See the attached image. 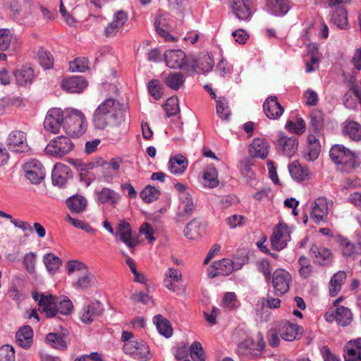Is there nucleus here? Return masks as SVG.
I'll list each match as a JSON object with an SVG mask.
<instances>
[{"label": "nucleus", "instance_id": "f257e3e1", "mask_svg": "<svg viewBox=\"0 0 361 361\" xmlns=\"http://www.w3.org/2000/svg\"><path fill=\"white\" fill-rule=\"evenodd\" d=\"M126 110L116 99L109 97L104 100L95 109L92 116L94 127L103 130L106 127L119 126L125 121Z\"/></svg>", "mask_w": 361, "mask_h": 361}, {"label": "nucleus", "instance_id": "f03ea898", "mask_svg": "<svg viewBox=\"0 0 361 361\" xmlns=\"http://www.w3.org/2000/svg\"><path fill=\"white\" fill-rule=\"evenodd\" d=\"M39 310L45 313L48 318L54 317L58 314L68 315L72 312L73 304L65 296L55 298L52 295L42 294L39 300Z\"/></svg>", "mask_w": 361, "mask_h": 361}, {"label": "nucleus", "instance_id": "7ed1b4c3", "mask_svg": "<svg viewBox=\"0 0 361 361\" xmlns=\"http://www.w3.org/2000/svg\"><path fill=\"white\" fill-rule=\"evenodd\" d=\"M125 354L137 361H148L152 357L149 345L143 341L135 339L132 332L124 331L121 335Z\"/></svg>", "mask_w": 361, "mask_h": 361}, {"label": "nucleus", "instance_id": "20e7f679", "mask_svg": "<svg viewBox=\"0 0 361 361\" xmlns=\"http://www.w3.org/2000/svg\"><path fill=\"white\" fill-rule=\"evenodd\" d=\"M63 130L69 137H78L86 130V119L83 113L74 109L64 110Z\"/></svg>", "mask_w": 361, "mask_h": 361}, {"label": "nucleus", "instance_id": "39448f33", "mask_svg": "<svg viewBox=\"0 0 361 361\" xmlns=\"http://www.w3.org/2000/svg\"><path fill=\"white\" fill-rule=\"evenodd\" d=\"M332 161L342 166V169L350 171L357 166V156L355 153L343 145H334L329 152Z\"/></svg>", "mask_w": 361, "mask_h": 361}, {"label": "nucleus", "instance_id": "423d86ee", "mask_svg": "<svg viewBox=\"0 0 361 361\" xmlns=\"http://www.w3.org/2000/svg\"><path fill=\"white\" fill-rule=\"evenodd\" d=\"M73 148L74 144L69 137L60 135L50 141L45 151L52 157L61 158L70 153Z\"/></svg>", "mask_w": 361, "mask_h": 361}, {"label": "nucleus", "instance_id": "0eeeda50", "mask_svg": "<svg viewBox=\"0 0 361 361\" xmlns=\"http://www.w3.org/2000/svg\"><path fill=\"white\" fill-rule=\"evenodd\" d=\"M334 203L325 197L317 198L312 206L311 218L315 223L327 220L328 214L332 211Z\"/></svg>", "mask_w": 361, "mask_h": 361}, {"label": "nucleus", "instance_id": "6e6552de", "mask_svg": "<svg viewBox=\"0 0 361 361\" xmlns=\"http://www.w3.org/2000/svg\"><path fill=\"white\" fill-rule=\"evenodd\" d=\"M64 116V111L61 109H50L44 121V130L54 134L59 133L61 128H63Z\"/></svg>", "mask_w": 361, "mask_h": 361}, {"label": "nucleus", "instance_id": "1a4fd4ad", "mask_svg": "<svg viewBox=\"0 0 361 361\" xmlns=\"http://www.w3.org/2000/svg\"><path fill=\"white\" fill-rule=\"evenodd\" d=\"M276 149L283 155L291 157L298 150V140L295 136L288 137L283 132H279L275 142Z\"/></svg>", "mask_w": 361, "mask_h": 361}, {"label": "nucleus", "instance_id": "9d476101", "mask_svg": "<svg viewBox=\"0 0 361 361\" xmlns=\"http://www.w3.org/2000/svg\"><path fill=\"white\" fill-rule=\"evenodd\" d=\"M290 240V235L288 227L284 224H278L273 231L270 238L272 249L280 251L287 246Z\"/></svg>", "mask_w": 361, "mask_h": 361}, {"label": "nucleus", "instance_id": "9b49d317", "mask_svg": "<svg viewBox=\"0 0 361 361\" xmlns=\"http://www.w3.org/2000/svg\"><path fill=\"white\" fill-rule=\"evenodd\" d=\"M25 177L32 184H39L45 177V169L40 161L36 159L26 162L23 166Z\"/></svg>", "mask_w": 361, "mask_h": 361}, {"label": "nucleus", "instance_id": "f8f14e48", "mask_svg": "<svg viewBox=\"0 0 361 361\" xmlns=\"http://www.w3.org/2000/svg\"><path fill=\"white\" fill-rule=\"evenodd\" d=\"M114 235L132 251L139 243L137 238L133 235L130 224L126 221H121L118 224Z\"/></svg>", "mask_w": 361, "mask_h": 361}, {"label": "nucleus", "instance_id": "ddd939ff", "mask_svg": "<svg viewBox=\"0 0 361 361\" xmlns=\"http://www.w3.org/2000/svg\"><path fill=\"white\" fill-rule=\"evenodd\" d=\"M292 281L291 275L285 269H276L272 276V284L277 295L287 293Z\"/></svg>", "mask_w": 361, "mask_h": 361}, {"label": "nucleus", "instance_id": "4468645a", "mask_svg": "<svg viewBox=\"0 0 361 361\" xmlns=\"http://www.w3.org/2000/svg\"><path fill=\"white\" fill-rule=\"evenodd\" d=\"M7 146L11 151L15 152H25L29 149L26 134L20 130L12 131L7 139Z\"/></svg>", "mask_w": 361, "mask_h": 361}, {"label": "nucleus", "instance_id": "2eb2a0df", "mask_svg": "<svg viewBox=\"0 0 361 361\" xmlns=\"http://www.w3.org/2000/svg\"><path fill=\"white\" fill-rule=\"evenodd\" d=\"M325 319L329 322L336 321L339 325L345 326L352 321V313L350 310L345 307H340L336 310H330L324 314Z\"/></svg>", "mask_w": 361, "mask_h": 361}, {"label": "nucleus", "instance_id": "dca6fc26", "mask_svg": "<svg viewBox=\"0 0 361 361\" xmlns=\"http://www.w3.org/2000/svg\"><path fill=\"white\" fill-rule=\"evenodd\" d=\"M234 270L233 262L229 259H222L214 262L207 269L208 276L214 278L217 276H228Z\"/></svg>", "mask_w": 361, "mask_h": 361}, {"label": "nucleus", "instance_id": "f3484780", "mask_svg": "<svg viewBox=\"0 0 361 361\" xmlns=\"http://www.w3.org/2000/svg\"><path fill=\"white\" fill-rule=\"evenodd\" d=\"M164 56L166 65L171 68H183L187 63L186 54L180 49L167 50Z\"/></svg>", "mask_w": 361, "mask_h": 361}, {"label": "nucleus", "instance_id": "a211bd4d", "mask_svg": "<svg viewBox=\"0 0 361 361\" xmlns=\"http://www.w3.org/2000/svg\"><path fill=\"white\" fill-rule=\"evenodd\" d=\"M250 0H231L232 12L239 20H248L251 17Z\"/></svg>", "mask_w": 361, "mask_h": 361}, {"label": "nucleus", "instance_id": "6ab92c4d", "mask_svg": "<svg viewBox=\"0 0 361 361\" xmlns=\"http://www.w3.org/2000/svg\"><path fill=\"white\" fill-rule=\"evenodd\" d=\"M61 86L69 93H80L87 87V82L82 76H72L63 79Z\"/></svg>", "mask_w": 361, "mask_h": 361}, {"label": "nucleus", "instance_id": "aec40b11", "mask_svg": "<svg viewBox=\"0 0 361 361\" xmlns=\"http://www.w3.org/2000/svg\"><path fill=\"white\" fill-rule=\"evenodd\" d=\"M71 178V169L68 166L61 163L55 164L51 174V180L54 185L62 187Z\"/></svg>", "mask_w": 361, "mask_h": 361}, {"label": "nucleus", "instance_id": "412c9836", "mask_svg": "<svg viewBox=\"0 0 361 361\" xmlns=\"http://www.w3.org/2000/svg\"><path fill=\"white\" fill-rule=\"evenodd\" d=\"M96 202L98 204H109L110 205L116 204L121 199V195L115 190L103 188L100 190H95Z\"/></svg>", "mask_w": 361, "mask_h": 361}, {"label": "nucleus", "instance_id": "4be33fe9", "mask_svg": "<svg viewBox=\"0 0 361 361\" xmlns=\"http://www.w3.org/2000/svg\"><path fill=\"white\" fill-rule=\"evenodd\" d=\"M263 109L266 116L273 120L279 118L284 111L276 96L268 97L263 104Z\"/></svg>", "mask_w": 361, "mask_h": 361}, {"label": "nucleus", "instance_id": "5701e85b", "mask_svg": "<svg viewBox=\"0 0 361 361\" xmlns=\"http://www.w3.org/2000/svg\"><path fill=\"white\" fill-rule=\"evenodd\" d=\"M345 361H361V338L348 341L344 347Z\"/></svg>", "mask_w": 361, "mask_h": 361}, {"label": "nucleus", "instance_id": "b1692460", "mask_svg": "<svg viewBox=\"0 0 361 361\" xmlns=\"http://www.w3.org/2000/svg\"><path fill=\"white\" fill-rule=\"evenodd\" d=\"M269 144L264 138H255L250 145L249 152L251 157L265 159L269 150Z\"/></svg>", "mask_w": 361, "mask_h": 361}, {"label": "nucleus", "instance_id": "393cba45", "mask_svg": "<svg viewBox=\"0 0 361 361\" xmlns=\"http://www.w3.org/2000/svg\"><path fill=\"white\" fill-rule=\"evenodd\" d=\"M310 255L316 262L320 264H329L333 260L331 252L329 249L318 245H312Z\"/></svg>", "mask_w": 361, "mask_h": 361}, {"label": "nucleus", "instance_id": "a878e982", "mask_svg": "<svg viewBox=\"0 0 361 361\" xmlns=\"http://www.w3.org/2000/svg\"><path fill=\"white\" fill-rule=\"evenodd\" d=\"M102 312L103 308L101 303H92L83 307L80 319L83 323L89 324L97 319L102 314Z\"/></svg>", "mask_w": 361, "mask_h": 361}, {"label": "nucleus", "instance_id": "bb28decb", "mask_svg": "<svg viewBox=\"0 0 361 361\" xmlns=\"http://www.w3.org/2000/svg\"><path fill=\"white\" fill-rule=\"evenodd\" d=\"M342 133L344 136L354 142L361 140V125L353 120H346L342 123Z\"/></svg>", "mask_w": 361, "mask_h": 361}, {"label": "nucleus", "instance_id": "cd10ccee", "mask_svg": "<svg viewBox=\"0 0 361 361\" xmlns=\"http://www.w3.org/2000/svg\"><path fill=\"white\" fill-rule=\"evenodd\" d=\"M300 327L288 321H282L279 326L280 336L286 341H293L296 339Z\"/></svg>", "mask_w": 361, "mask_h": 361}, {"label": "nucleus", "instance_id": "c85d7f7f", "mask_svg": "<svg viewBox=\"0 0 361 361\" xmlns=\"http://www.w3.org/2000/svg\"><path fill=\"white\" fill-rule=\"evenodd\" d=\"M17 344L24 349H28L33 342V331L30 326H23L16 334Z\"/></svg>", "mask_w": 361, "mask_h": 361}, {"label": "nucleus", "instance_id": "c756f323", "mask_svg": "<svg viewBox=\"0 0 361 361\" xmlns=\"http://www.w3.org/2000/svg\"><path fill=\"white\" fill-rule=\"evenodd\" d=\"M180 204L179 206L180 211L178 214L179 218L183 220L188 219L195 209L192 196L190 193H183L179 196Z\"/></svg>", "mask_w": 361, "mask_h": 361}, {"label": "nucleus", "instance_id": "7c9ffc66", "mask_svg": "<svg viewBox=\"0 0 361 361\" xmlns=\"http://www.w3.org/2000/svg\"><path fill=\"white\" fill-rule=\"evenodd\" d=\"M183 281L181 271L175 268H169L164 274V285L170 290L175 291L177 288L176 283Z\"/></svg>", "mask_w": 361, "mask_h": 361}, {"label": "nucleus", "instance_id": "2f4dec72", "mask_svg": "<svg viewBox=\"0 0 361 361\" xmlns=\"http://www.w3.org/2000/svg\"><path fill=\"white\" fill-rule=\"evenodd\" d=\"M267 11L276 16H284L290 9L286 0H265Z\"/></svg>", "mask_w": 361, "mask_h": 361}, {"label": "nucleus", "instance_id": "473e14b6", "mask_svg": "<svg viewBox=\"0 0 361 361\" xmlns=\"http://www.w3.org/2000/svg\"><path fill=\"white\" fill-rule=\"evenodd\" d=\"M13 75L18 85L21 86L31 84L35 78L34 70L27 66L14 71Z\"/></svg>", "mask_w": 361, "mask_h": 361}, {"label": "nucleus", "instance_id": "72a5a7b5", "mask_svg": "<svg viewBox=\"0 0 361 361\" xmlns=\"http://www.w3.org/2000/svg\"><path fill=\"white\" fill-rule=\"evenodd\" d=\"M66 204L71 212L80 214L86 209L87 201L85 197L75 195L66 200Z\"/></svg>", "mask_w": 361, "mask_h": 361}, {"label": "nucleus", "instance_id": "f704fd0d", "mask_svg": "<svg viewBox=\"0 0 361 361\" xmlns=\"http://www.w3.org/2000/svg\"><path fill=\"white\" fill-rule=\"evenodd\" d=\"M187 167L188 161L186 158L181 154L171 157L169 161V169L171 173L175 175L183 173Z\"/></svg>", "mask_w": 361, "mask_h": 361}, {"label": "nucleus", "instance_id": "c9c22d12", "mask_svg": "<svg viewBox=\"0 0 361 361\" xmlns=\"http://www.w3.org/2000/svg\"><path fill=\"white\" fill-rule=\"evenodd\" d=\"M204 232V228L202 223L195 219L190 221L184 230L185 235L191 240H196L200 238Z\"/></svg>", "mask_w": 361, "mask_h": 361}, {"label": "nucleus", "instance_id": "e433bc0d", "mask_svg": "<svg viewBox=\"0 0 361 361\" xmlns=\"http://www.w3.org/2000/svg\"><path fill=\"white\" fill-rule=\"evenodd\" d=\"M291 177L298 181H304L309 178L310 173L307 167L302 166L298 162L294 161L288 166Z\"/></svg>", "mask_w": 361, "mask_h": 361}, {"label": "nucleus", "instance_id": "4c0bfd02", "mask_svg": "<svg viewBox=\"0 0 361 361\" xmlns=\"http://www.w3.org/2000/svg\"><path fill=\"white\" fill-rule=\"evenodd\" d=\"M345 279L346 274L344 271H339L333 276L329 286V294L331 296H336L340 292Z\"/></svg>", "mask_w": 361, "mask_h": 361}, {"label": "nucleus", "instance_id": "58836bf2", "mask_svg": "<svg viewBox=\"0 0 361 361\" xmlns=\"http://www.w3.org/2000/svg\"><path fill=\"white\" fill-rule=\"evenodd\" d=\"M204 185L207 188H214L218 186L219 180L218 179V172L213 166H209L203 173Z\"/></svg>", "mask_w": 361, "mask_h": 361}, {"label": "nucleus", "instance_id": "ea45409f", "mask_svg": "<svg viewBox=\"0 0 361 361\" xmlns=\"http://www.w3.org/2000/svg\"><path fill=\"white\" fill-rule=\"evenodd\" d=\"M153 321L160 334L166 338L172 336L173 330L169 322L166 319L164 318L161 314H157L154 317Z\"/></svg>", "mask_w": 361, "mask_h": 361}, {"label": "nucleus", "instance_id": "a19ab883", "mask_svg": "<svg viewBox=\"0 0 361 361\" xmlns=\"http://www.w3.org/2000/svg\"><path fill=\"white\" fill-rule=\"evenodd\" d=\"M331 21L341 29L348 27V16L345 9L338 8L331 15Z\"/></svg>", "mask_w": 361, "mask_h": 361}, {"label": "nucleus", "instance_id": "79ce46f5", "mask_svg": "<svg viewBox=\"0 0 361 361\" xmlns=\"http://www.w3.org/2000/svg\"><path fill=\"white\" fill-rule=\"evenodd\" d=\"M308 49L311 51L310 61L305 62V71L307 73H312L315 70L316 67L319 66V55L317 47L314 44L308 45Z\"/></svg>", "mask_w": 361, "mask_h": 361}, {"label": "nucleus", "instance_id": "37998d69", "mask_svg": "<svg viewBox=\"0 0 361 361\" xmlns=\"http://www.w3.org/2000/svg\"><path fill=\"white\" fill-rule=\"evenodd\" d=\"M221 306L226 311L236 310L240 306V302L237 299V296L233 292H227L225 293Z\"/></svg>", "mask_w": 361, "mask_h": 361}, {"label": "nucleus", "instance_id": "c03bdc74", "mask_svg": "<svg viewBox=\"0 0 361 361\" xmlns=\"http://www.w3.org/2000/svg\"><path fill=\"white\" fill-rule=\"evenodd\" d=\"M166 85L172 90H178L184 83L183 74L181 73H171L165 79Z\"/></svg>", "mask_w": 361, "mask_h": 361}, {"label": "nucleus", "instance_id": "a18cd8bd", "mask_svg": "<svg viewBox=\"0 0 361 361\" xmlns=\"http://www.w3.org/2000/svg\"><path fill=\"white\" fill-rule=\"evenodd\" d=\"M47 342L53 348L65 350L67 348V344L64 338L58 334L49 333L46 337Z\"/></svg>", "mask_w": 361, "mask_h": 361}, {"label": "nucleus", "instance_id": "49530a36", "mask_svg": "<svg viewBox=\"0 0 361 361\" xmlns=\"http://www.w3.org/2000/svg\"><path fill=\"white\" fill-rule=\"evenodd\" d=\"M43 262L51 274H54L59 270L61 262V259L53 253L46 254L43 257Z\"/></svg>", "mask_w": 361, "mask_h": 361}, {"label": "nucleus", "instance_id": "de8ad7c7", "mask_svg": "<svg viewBox=\"0 0 361 361\" xmlns=\"http://www.w3.org/2000/svg\"><path fill=\"white\" fill-rule=\"evenodd\" d=\"M94 280V277L93 274L87 269L78 276L75 286L80 289H87L93 285Z\"/></svg>", "mask_w": 361, "mask_h": 361}, {"label": "nucleus", "instance_id": "09e8293b", "mask_svg": "<svg viewBox=\"0 0 361 361\" xmlns=\"http://www.w3.org/2000/svg\"><path fill=\"white\" fill-rule=\"evenodd\" d=\"M300 266L299 274L304 279L309 278L313 273V267L311 265L310 259L305 256H301L298 261Z\"/></svg>", "mask_w": 361, "mask_h": 361}, {"label": "nucleus", "instance_id": "8fccbe9b", "mask_svg": "<svg viewBox=\"0 0 361 361\" xmlns=\"http://www.w3.org/2000/svg\"><path fill=\"white\" fill-rule=\"evenodd\" d=\"M216 114L223 120H228L231 111L228 106V102L225 97H220L216 101Z\"/></svg>", "mask_w": 361, "mask_h": 361}, {"label": "nucleus", "instance_id": "3c124183", "mask_svg": "<svg viewBox=\"0 0 361 361\" xmlns=\"http://www.w3.org/2000/svg\"><path fill=\"white\" fill-rule=\"evenodd\" d=\"M159 195V190L152 185L146 186L140 192V197L147 203L155 201Z\"/></svg>", "mask_w": 361, "mask_h": 361}, {"label": "nucleus", "instance_id": "603ef678", "mask_svg": "<svg viewBox=\"0 0 361 361\" xmlns=\"http://www.w3.org/2000/svg\"><path fill=\"white\" fill-rule=\"evenodd\" d=\"M38 60L40 65L46 69H49L54 66V57L47 50L41 48L38 51Z\"/></svg>", "mask_w": 361, "mask_h": 361}, {"label": "nucleus", "instance_id": "864d4df0", "mask_svg": "<svg viewBox=\"0 0 361 361\" xmlns=\"http://www.w3.org/2000/svg\"><path fill=\"white\" fill-rule=\"evenodd\" d=\"M147 89L149 94L156 100L160 99L163 96V87L159 80L153 79L149 81Z\"/></svg>", "mask_w": 361, "mask_h": 361}, {"label": "nucleus", "instance_id": "5fc2aeb1", "mask_svg": "<svg viewBox=\"0 0 361 361\" xmlns=\"http://www.w3.org/2000/svg\"><path fill=\"white\" fill-rule=\"evenodd\" d=\"M70 1L61 0L59 12L63 17V20L70 25H73L75 20L72 15L69 12V8H71L73 6L70 5Z\"/></svg>", "mask_w": 361, "mask_h": 361}, {"label": "nucleus", "instance_id": "6e6d98bb", "mask_svg": "<svg viewBox=\"0 0 361 361\" xmlns=\"http://www.w3.org/2000/svg\"><path fill=\"white\" fill-rule=\"evenodd\" d=\"M190 355L193 361H205L204 349L198 341L192 343L190 348Z\"/></svg>", "mask_w": 361, "mask_h": 361}, {"label": "nucleus", "instance_id": "4d7b16f0", "mask_svg": "<svg viewBox=\"0 0 361 361\" xmlns=\"http://www.w3.org/2000/svg\"><path fill=\"white\" fill-rule=\"evenodd\" d=\"M286 128L291 133L301 135L305 130V122L302 118H298L296 121H288L286 123Z\"/></svg>", "mask_w": 361, "mask_h": 361}, {"label": "nucleus", "instance_id": "13d9d810", "mask_svg": "<svg viewBox=\"0 0 361 361\" xmlns=\"http://www.w3.org/2000/svg\"><path fill=\"white\" fill-rule=\"evenodd\" d=\"M321 151L319 142L308 145L303 152V157L308 161H314L318 158Z\"/></svg>", "mask_w": 361, "mask_h": 361}, {"label": "nucleus", "instance_id": "bf43d9fd", "mask_svg": "<svg viewBox=\"0 0 361 361\" xmlns=\"http://www.w3.org/2000/svg\"><path fill=\"white\" fill-rule=\"evenodd\" d=\"M88 68V61L85 58H77L69 63V69L72 72H84Z\"/></svg>", "mask_w": 361, "mask_h": 361}, {"label": "nucleus", "instance_id": "052dcab7", "mask_svg": "<svg viewBox=\"0 0 361 361\" xmlns=\"http://www.w3.org/2000/svg\"><path fill=\"white\" fill-rule=\"evenodd\" d=\"M340 246L343 255L347 257H355L357 255L358 250H356L355 245L347 239L341 240Z\"/></svg>", "mask_w": 361, "mask_h": 361}, {"label": "nucleus", "instance_id": "680f3d73", "mask_svg": "<svg viewBox=\"0 0 361 361\" xmlns=\"http://www.w3.org/2000/svg\"><path fill=\"white\" fill-rule=\"evenodd\" d=\"M178 98L172 97L168 99L165 103V111L169 117L175 116L179 111Z\"/></svg>", "mask_w": 361, "mask_h": 361}, {"label": "nucleus", "instance_id": "e2e57ef3", "mask_svg": "<svg viewBox=\"0 0 361 361\" xmlns=\"http://www.w3.org/2000/svg\"><path fill=\"white\" fill-rule=\"evenodd\" d=\"M14 348L9 345H4L0 348V361H14Z\"/></svg>", "mask_w": 361, "mask_h": 361}, {"label": "nucleus", "instance_id": "0e129e2a", "mask_svg": "<svg viewBox=\"0 0 361 361\" xmlns=\"http://www.w3.org/2000/svg\"><path fill=\"white\" fill-rule=\"evenodd\" d=\"M66 220L72 224L74 227L85 231L87 233H92L94 231V230L88 224L80 219H74L69 214L66 216Z\"/></svg>", "mask_w": 361, "mask_h": 361}, {"label": "nucleus", "instance_id": "69168bd1", "mask_svg": "<svg viewBox=\"0 0 361 361\" xmlns=\"http://www.w3.org/2000/svg\"><path fill=\"white\" fill-rule=\"evenodd\" d=\"M12 36L8 29H0V50L6 51L10 46Z\"/></svg>", "mask_w": 361, "mask_h": 361}, {"label": "nucleus", "instance_id": "338daca9", "mask_svg": "<svg viewBox=\"0 0 361 361\" xmlns=\"http://www.w3.org/2000/svg\"><path fill=\"white\" fill-rule=\"evenodd\" d=\"M68 273L69 274L78 271L80 274L87 270L88 268L85 264L78 260H71L67 263Z\"/></svg>", "mask_w": 361, "mask_h": 361}, {"label": "nucleus", "instance_id": "774afa93", "mask_svg": "<svg viewBox=\"0 0 361 361\" xmlns=\"http://www.w3.org/2000/svg\"><path fill=\"white\" fill-rule=\"evenodd\" d=\"M36 254L34 252H30L25 255L23 263L25 269L30 274H32L35 271V266L36 262Z\"/></svg>", "mask_w": 361, "mask_h": 361}]
</instances>
